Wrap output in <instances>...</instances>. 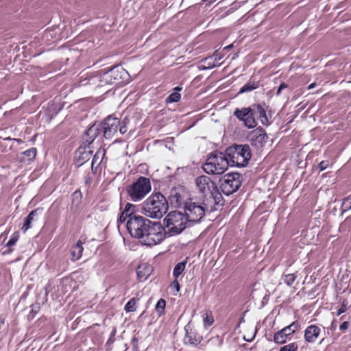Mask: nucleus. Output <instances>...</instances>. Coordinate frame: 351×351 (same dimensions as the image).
<instances>
[{
    "mask_svg": "<svg viewBox=\"0 0 351 351\" xmlns=\"http://www.w3.org/2000/svg\"><path fill=\"white\" fill-rule=\"evenodd\" d=\"M321 332V328L316 325L308 326L304 331V339L308 343H314Z\"/></svg>",
    "mask_w": 351,
    "mask_h": 351,
    "instance_id": "nucleus-15",
    "label": "nucleus"
},
{
    "mask_svg": "<svg viewBox=\"0 0 351 351\" xmlns=\"http://www.w3.org/2000/svg\"><path fill=\"white\" fill-rule=\"evenodd\" d=\"M110 71L115 84H121L128 80L129 74L123 67L116 66L110 69Z\"/></svg>",
    "mask_w": 351,
    "mask_h": 351,
    "instance_id": "nucleus-14",
    "label": "nucleus"
},
{
    "mask_svg": "<svg viewBox=\"0 0 351 351\" xmlns=\"http://www.w3.org/2000/svg\"><path fill=\"white\" fill-rule=\"evenodd\" d=\"M101 130V129L100 125H99V124L92 125L86 131L85 135L84 136V141L86 143H87L88 145L91 144L95 140V138L99 136Z\"/></svg>",
    "mask_w": 351,
    "mask_h": 351,
    "instance_id": "nucleus-17",
    "label": "nucleus"
},
{
    "mask_svg": "<svg viewBox=\"0 0 351 351\" xmlns=\"http://www.w3.org/2000/svg\"><path fill=\"white\" fill-rule=\"evenodd\" d=\"M220 188L226 195H230L237 191L241 185V175L232 173L223 176L220 179Z\"/></svg>",
    "mask_w": 351,
    "mask_h": 351,
    "instance_id": "nucleus-10",
    "label": "nucleus"
},
{
    "mask_svg": "<svg viewBox=\"0 0 351 351\" xmlns=\"http://www.w3.org/2000/svg\"><path fill=\"white\" fill-rule=\"evenodd\" d=\"M181 192V189L171 190L169 199L173 206L180 207L182 204L184 205L185 202Z\"/></svg>",
    "mask_w": 351,
    "mask_h": 351,
    "instance_id": "nucleus-18",
    "label": "nucleus"
},
{
    "mask_svg": "<svg viewBox=\"0 0 351 351\" xmlns=\"http://www.w3.org/2000/svg\"><path fill=\"white\" fill-rule=\"evenodd\" d=\"M329 165V162L328 160H322L318 165V168L319 171L325 170Z\"/></svg>",
    "mask_w": 351,
    "mask_h": 351,
    "instance_id": "nucleus-37",
    "label": "nucleus"
},
{
    "mask_svg": "<svg viewBox=\"0 0 351 351\" xmlns=\"http://www.w3.org/2000/svg\"><path fill=\"white\" fill-rule=\"evenodd\" d=\"M186 263V261L180 262L175 266L173 271L175 278H178V276L184 271Z\"/></svg>",
    "mask_w": 351,
    "mask_h": 351,
    "instance_id": "nucleus-28",
    "label": "nucleus"
},
{
    "mask_svg": "<svg viewBox=\"0 0 351 351\" xmlns=\"http://www.w3.org/2000/svg\"><path fill=\"white\" fill-rule=\"evenodd\" d=\"M165 221L170 236L180 234L186 228L187 224L190 225L184 214L178 211L169 213Z\"/></svg>",
    "mask_w": 351,
    "mask_h": 351,
    "instance_id": "nucleus-8",
    "label": "nucleus"
},
{
    "mask_svg": "<svg viewBox=\"0 0 351 351\" xmlns=\"http://www.w3.org/2000/svg\"><path fill=\"white\" fill-rule=\"evenodd\" d=\"M18 239H19V234L16 233H14L11 237V238L10 239V240L8 241V242L7 243V246L9 247L8 252H6L7 254H9L12 251V249H10V247H12V245H14L16 244V243L17 242ZM4 254H5V252H4Z\"/></svg>",
    "mask_w": 351,
    "mask_h": 351,
    "instance_id": "nucleus-32",
    "label": "nucleus"
},
{
    "mask_svg": "<svg viewBox=\"0 0 351 351\" xmlns=\"http://www.w3.org/2000/svg\"><path fill=\"white\" fill-rule=\"evenodd\" d=\"M22 155L23 156V158L21 159L22 161H32L35 158L36 156V149L32 147L29 149L24 151L22 152Z\"/></svg>",
    "mask_w": 351,
    "mask_h": 351,
    "instance_id": "nucleus-24",
    "label": "nucleus"
},
{
    "mask_svg": "<svg viewBox=\"0 0 351 351\" xmlns=\"http://www.w3.org/2000/svg\"><path fill=\"white\" fill-rule=\"evenodd\" d=\"M84 154L86 155V156H85V157H84V158H86V157L89 155V154H88H88L84 153Z\"/></svg>",
    "mask_w": 351,
    "mask_h": 351,
    "instance_id": "nucleus-45",
    "label": "nucleus"
},
{
    "mask_svg": "<svg viewBox=\"0 0 351 351\" xmlns=\"http://www.w3.org/2000/svg\"><path fill=\"white\" fill-rule=\"evenodd\" d=\"M180 99V94L177 92H175L169 95V97L166 99V101L167 103L176 102L178 101Z\"/></svg>",
    "mask_w": 351,
    "mask_h": 351,
    "instance_id": "nucleus-34",
    "label": "nucleus"
},
{
    "mask_svg": "<svg viewBox=\"0 0 351 351\" xmlns=\"http://www.w3.org/2000/svg\"><path fill=\"white\" fill-rule=\"evenodd\" d=\"M166 306V302L163 299H160L156 305V311L158 312V313L160 315L162 313H164L165 308Z\"/></svg>",
    "mask_w": 351,
    "mask_h": 351,
    "instance_id": "nucleus-31",
    "label": "nucleus"
},
{
    "mask_svg": "<svg viewBox=\"0 0 351 351\" xmlns=\"http://www.w3.org/2000/svg\"><path fill=\"white\" fill-rule=\"evenodd\" d=\"M37 210H34L29 213V214L27 216L25 219L23 226L22 227V230L24 232H26L28 229L31 228V223L34 219V217L37 216Z\"/></svg>",
    "mask_w": 351,
    "mask_h": 351,
    "instance_id": "nucleus-23",
    "label": "nucleus"
},
{
    "mask_svg": "<svg viewBox=\"0 0 351 351\" xmlns=\"http://www.w3.org/2000/svg\"><path fill=\"white\" fill-rule=\"evenodd\" d=\"M176 89L178 90H180L181 88L177 87V88H176Z\"/></svg>",
    "mask_w": 351,
    "mask_h": 351,
    "instance_id": "nucleus-46",
    "label": "nucleus"
},
{
    "mask_svg": "<svg viewBox=\"0 0 351 351\" xmlns=\"http://www.w3.org/2000/svg\"><path fill=\"white\" fill-rule=\"evenodd\" d=\"M347 305H348V301L344 300L341 305V307L338 309L337 312V315L339 316L341 315L342 313H345L347 310Z\"/></svg>",
    "mask_w": 351,
    "mask_h": 351,
    "instance_id": "nucleus-35",
    "label": "nucleus"
},
{
    "mask_svg": "<svg viewBox=\"0 0 351 351\" xmlns=\"http://www.w3.org/2000/svg\"><path fill=\"white\" fill-rule=\"evenodd\" d=\"M295 280V276L293 274H287V285H293Z\"/></svg>",
    "mask_w": 351,
    "mask_h": 351,
    "instance_id": "nucleus-36",
    "label": "nucleus"
},
{
    "mask_svg": "<svg viewBox=\"0 0 351 351\" xmlns=\"http://www.w3.org/2000/svg\"><path fill=\"white\" fill-rule=\"evenodd\" d=\"M99 86H103L104 84H115L113 79L112 75L110 71V70L105 72L101 77L99 80Z\"/></svg>",
    "mask_w": 351,
    "mask_h": 351,
    "instance_id": "nucleus-22",
    "label": "nucleus"
},
{
    "mask_svg": "<svg viewBox=\"0 0 351 351\" xmlns=\"http://www.w3.org/2000/svg\"><path fill=\"white\" fill-rule=\"evenodd\" d=\"M258 87V82H249L245 84L239 90V93H249Z\"/></svg>",
    "mask_w": 351,
    "mask_h": 351,
    "instance_id": "nucleus-25",
    "label": "nucleus"
},
{
    "mask_svg": "<svg viewBox=\"0 0 351 351\" xmlns=\"http://www.w3.org/2000/svg\"><path fill=\"white\" fill-rule=\"evenodd\" d=\"M83 252V247H82V243L81 241H78L77 244L73 246L71 249V256H72V261H76L79 260L82 255Z\"/></svg>",
    "mask_w": 351,
    "mask_h": 351,
    "instance_id": "nucleus-21",
    "label": "nucleus"
},
{
    "mask_svg": "<svg viewBox=\"0 0 351 351\" xmlns=\"http://www.w3.org/2000/svg\"><path fill=\"white\" fill-rule=\"evenodd\" d=\"M195 184L199 193L204 195V199H210L213 204L217 203V200L221 197L218 193L217 189L214 182L207 176H200L195 180Z\"/></svg>",
    "mask_w": 351,
    "mask_h": 351,
    "instance_id": "nucleus-9",
    "label": "nucleus"
},
{
    "mask_svg": "<svg viewBox=\"0 0 351 351\" xmlns=\"http://www.w3.org/2000/svg\"><path fill=\"white\" fill-rule=\"evenodd\" d=\"M350 326V323L347 321L343 322L340 326H339V330L341 332L344 333L346 332V330Z\"/></svg>",
    "mask_w": 351,
    "mask_h": 351,
    "instance_id": "nucleus-38",
    "label": "nucleus"
},
{
    "mask_svg": "<svg viewBox=\"0 0 351 351\" xmlns=\"http://www.w3.org/2000/svg\"><path fill=\"white\" fill-rule=\"evenodd\" d=\"M349 219H350V217H347V218L346 219V221L348 220Z\"/></svg>",
    "mask_w": 351,
    "mask_h": 351,
    "instance_id": "nucleus-48",
    "label": "nucleus"
},
{
    "mask_svg": "<svg viewBox=\"0 0 351 351\" xmlns=\"http://www.w3.org/2000/svg\"><path fill=\"white\" fill-rule=\"evenodd\" d=\"M279 351H285V346H282V347L280 348V350H279Z\"/></svg>",
    "mask_w": 351,
    "mask_h": 351,
    "instance_id": "nucleus-43",
    "label": "nucleus"
},
{
    "mask_svg": "<svg viewBox=\"0 0 351 351\" xmlns=\"http://www.w3.org/2000/svg\"><path fill=\"white\" fill-rule=\"evenodd\" d=\"M152 271V267L148 265H139L136 269L138 279L140 281H145L150 276Z\"/></svg>",
    "mask_w": 351,
    "mask_h": 351,
    "instance_id": "nucleus-19",
    "label": "nucleus"
},
{
    "mask_svg": "<svg viewBox=\"0 0 351 351\" xmlns=\"http://www.w3.org/2000/svg\"><path fill=\"white\" fill-rule=\"evenodd\" d=\"M231 166L245 167L251 158V150L248 145H235L226 150Z\"/></svg>",
    "mask_w": 351,
    "mask_h": 351,
    "instance_id": "nucleus-6",
    "label": "nucleus"
},
{
    "mask_svg": "<svg viewBox=\"0 0 351 351\" xmlns=\"http://www.w3.org/2000/svg\"><path fill=\"white\" fill-rule=\"evenodd\" d=\"M229 165L230 162L226 152H215L208 157L202 168L208 174L220 175L227 170Z\"/></svg>",
    "mask_w": 351,
    "mask_h": 351,
    "instance_id": "nucleus-5",
    "label": "nucleus"
},
{
    "mask_svg": "<svg viewBox=\"0 0 351 351\" xmlns=\"http://www.w3.org/2000/svg\"><path fill=\"white\" fill-rule=\"evenodd\" d=\"M248 138L253 146L261 148L267 142L268 137L265 131L258 127L249 133Z\"/></svg>",
    "mask_w": 351,
    "mask_h": 351,
    "instance_id": "nucleus-12",
    "label": "nucleus"
},
{
    "mask_svg": "<svg viewBox=\"0 0 351 351\" xmlns=\"http://www.w3.org/2000/svg\"><path fill=\"white\" fill-rule=\"evenodd\" d=\"M184 329L186 331L184 338L185 343L196 346L202 341V337L195 330L191 328L190 325H186Z\"/></svg>",
    "mask_w": 351,
    "mask_h": 351,
    "instance_id": "nucleus-13",
    "label": "nucleus"
},
{
    "mask_svg": "<svg viewBox=\"0 0 351 351\" xmlns=\"http://www.w3.org/2000/svg\"><path fill=\"white\" fill-rule=\"evenodd\" d=\"M274 341L278 344L285 343V328H283L280 331L275 333L274 336Z\"/></svg>",
    "mask_w": 351,
    "mask_h": 351,
    "instance_id": "nucleus-27",
    "label": "nucleus"
},
{
    "mask_svg": "<svg viewBox=\"0 0 351 351\" xmlns=\"http://www.w3.org/2000/svg\"><path fill=\"white\" fill-rule=\"evenodd\" d=\"M232 47V44H231V45H230L227 46L226 47H225V48H224V49H231Z\"/></svg>",
    "mask_w": 351,
    "mask_h": 351,
    "instance_id": "nucleus-42",
    "label": "nucleus"
},
{
    "mask_svg": "<svg viewBox=\"0 0 351 351\" xmlns=\"http://www.w3.org/2000/svg\"><path fill=\"white\" fill-rule=\"evenodd\" d=\"M313 86H314V84H311L309 86L308 88H313Z\"/></svg>",
    "mask_w": 351,
    "mask_h": 351,
    "instance_id": "nucleus-44",
    "label": "nucleus"
},
{
    "mask_svg": "<svg viewBox=\"0 0 351 351\" xmlns=\"http://www.w3.org/2000/svg\"><path fill=\"white\" fill-rule=\"evenodd\" d=\"M126 226L130 235L145 245H155L165 238V230L160 223L141 215L132 216L128 220Z\"/></svg>",
    "mask_w": 351,
    "mask_h": 351,
    "instance_id": "nucleus-1",
    "label": "nucleus"
},
{
    "mask_svg": "<svg viewBox=\"0 0 351 351\" xmlns=\"http://www.w3.org/2000/svg\"><path fill=\"white\" fill-rule=\"evenodd\" d=\"M300 328V324L299 322L295 321L291 323L290 325L287 326V330H289V333H287V337L291 334L294 333Z\"/></svg>",
    "mask_w": 351,
    "mask_h": 351,
    "instance_id": "nucleus-30",
    "label": "nucleus"
},
{
    "mask_svg": "<svg viewBox=\"0 0 351 351\" xmlns=\"http://www.w3.org/2000/svg\"><path fill=\"white\" fill-rule=\"evenodd\" d=\"M351 209V194L343 199L341 206L342 214Z\"/></svg>",
    "mask_w": 351,
    "mask_h": 351,
    "instance_id": "nucleus-29",
    "label": "nucleus"
},
{
    "mask_svg": "<svg viewBox=\"0 0 351 351\" xmlns=\"http://www.w3.org/2000/svg\"><path fill=\"white\" fill-rule=\"evenodd\" d=\"M152 190L149 178L141 176L136 182L127 188V194L130 199L137 202L141 201Z\"/></svg>",
    "mask_w": 351,
    "mask_h": 351,
    "instance_id": "nucleus-7",
    "label": "nucleus"
},
{
    "mask_svg": "<svg viewBox=\"0 0 351 351\" xmlns=\"http://www.w3.org/2000/svg\"><path fill=\"white\" fill-rule=\"evenodd\" d=\"M234 115L239 120L243 122L244 125L248 128H253L256 125L255 109L252 108H237L234 112Z\"/></svg>",
    "mask_w": 351,
    "mask_h": 351,
    "instance_id": "nucleus-11",
    "label": "nucleus"
},
{
    "mask_svg": "<svg viewBox=\"0 0 351 351\" xmlns=\"http://www.w3.org/2000/svg\"><path fill=\"white\" fill-rule=\"evenodd\" d=\"M105 156V150L99 149L97 151L95 154L93 156V161H92V166H94L95 165H99L104 158Z\"/></svg>",
    "mask_w": 351,
    "mask_h": 351,
    "instance_id": "nucleus-26",
    "label": "nucleus"
},
{
    "mask_svg": "<svg viewBox=\"0 0 351 351\" xmlns=\"http://www.w3.org/2000/svg\"><path fill=\"white\" fill-rule=\"evenodd\" d=\"M136 299L134 298L130 300L125 306V311L126 312H132L135 311Z\"/></svg>",
    "mask_w": 351,
    "mask_h": 351,
    "instance_id": "nucleus-33",
    "label": "nucleus"
},
{
    "mask_svg": "<svg viewBox=\"0 0 351 351\" xmlns=\"http://www.w3.org/2000/svg\"><path fill=\"white\" fill-rule=\"evenodd\" d=\"M285 88V82H282L279 87L278 88V90L276 91V95H279L282 91V90H283L284 88Z\"/></svg>",
    "mask_w": 351,
    "mask_h": 351,
    "instance_id": "nucleus-40",
    "label": "nucleus"
},
{
    "mask_svg": "<svg viewBox=\"0 0 351 351\" xmlns=\"http://www.w3.org/2000/svg\"><path fill=\"white\" fill-rule=\"evenodd\" d=\"M298 346L296 343H291L287 345V351H296Z\"/></svg>",
    "mask_w": 351,
    "mask_h": 351,
    "instance_id": "nucleus-39",
    "label": "nucleus"
},
{
    "mask_svg": "<svg viewBox=\"0 0 351 351\" xmlns=\"http://www.w3.org/2000/svg\"><path fill=\"white\" fill-rule=\"evenodd\" d=\"M168 210V202L160 193H153L142 204V213L153 219H160Z\"/></svg>",
    "mask_w": 351,
    "mask_h": 351,
    "instance_id": "nucleus-2",
    "label": "nucleus"
},
{
    "mask_svg": "<svg viewBox=\"0 0 351 351\" xmlns=\"http://www.w3.org/2000/svg\"><path fill=\"white\" fill-rule=\"evenodd\" d=\"M136 210V206L130 203H127L118 219V223H123L127 219L129 220L132 218V216H137V215L135 214Z\"/></svg>",
    "mask_w": 351,
    "mask_h": 351,
    "instance_id": "nucleus-16",
    "label": "nucleus"
},
{
    "mask_svg": "<svg viewBox=\"0 0 351 351\" xmlns=\"http://www.w3.org/2000/svg\"><path fill=\"white\" fill-rule=\"evenodd\" d=\"M254 109L256 117L260 119L261 123L265 125H268L269 123L265 109L261 105L256 106Z\"/></svg>",
    "mask_w": 351,
    "mask_h": 351,
    "instance_id": "nucleus-20",
    "label": "nucleus"
},
{
    "mask_svg": "<svg viewBox=\"0 0 351 351\" xmlns=\"http://www.w3.org/2000/svg\"><path fill=\"white\" fill-rule=\"evenodd\" d=\"M215 66V64L209 65V67H213V66Z\"/></svg>",
    "mask_w": 351,
    "mask_h": 351,
    "instance_id": "nucleus-47",
    "label": "nucleus"
},
{
    "mask_svg": "<svg viewBox=\"0 0 351 351\" xmlns=\"http://www.w3.org/2000/svg\"><path fill=\"white\" fill-rule=\"evenodd\" d=\"M129 119L125 117L122 121L110 115L105 118L100 125L103 136L106 139L117 137L118 134H124L128 130Z\"/></svg>",
    "mask_w": 351,
    "mask_h": 351,
    "instance_id": "nucleus-4",
    "label": "nucleus"
},
{
    "mask_svg": "<svg viewBox=\"0 0 351 351\" xmlns=\"http://www.w3.org/2000/svg\"><path fill=\"white\" fill-rule=\"evenodd\" d=\"M172 286L176 288L177 291H180V285L177 278H175L174 281L172 282Z\"/></svg>",
    "mask_w": 351,
    "mask_h": 351,
    "instance_id": "nucleus-41",
    "label": "nucleus"
},
{
    "mask_svg": "<svg viewBox=\"0 0 351 351\" xmlns=\"http://www.w3.org/2000/svg\"><path fill=\"white\" fill-rule=\"evenodd\" d=\"M184 208V215L190 224H193L199 222L206 211L213 210V203L210 199H204L202 202L191 199L185 202Z\"/></svg>",
    "mask_w": 351,
    "mask_h": 351,
    "instance_id": "nucleus-3",
    "label": "nucleus"
}]
</instances>
